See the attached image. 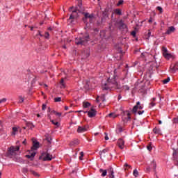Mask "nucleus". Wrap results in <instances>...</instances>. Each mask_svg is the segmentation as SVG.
<instances>
[{
	"label": "nucleus",
	"instance_id": "nucleus-47",
	"mask_svg": "<svg viewBox=\"0 0 178 178\" xmlns=\"http://www.w3.org/2000/svg\"><path fill=\"white\" fill-rule=\"evenodd\" d=\"M157 10H159L160 13H162L163 9L161 6L156 7Z\"/></svg>",
	"mask_w": 178,
	"mask_h": 178
},
{
	"label": "nucleus",
	"instance_id": "nucleus-4",
	"mask_svg": "<svg viewBox=\"0 0 178 178\" xmlns=\"http://www.w3.org/2000/svg\"><path fill=\"white\" fill-rule=\"evenodd\" d=\"M19 149H20L19 146H11L8 150V156H15Z\"/></svg>",
	"mask_w": 178,
	"mask_h": 178
},
{
	"label": "nucleus",
	"instance_id": "nucleus-25",
	"mask_svg": "<svg viewBox=\"0 0 178 178\" xmlns=\"http://www.w3.org/2000/svg\"><path fill=\"white\" fill-rule=\"evenodd\" d=\"M79 143V139H74L70 143V145H78Z\"/></svg>",
	"mask_w": 178,
	"mask_h": 178
},
{
	"label": "nucleus",
	"instance_id": "nucleus-26",
	"mask_svg": "<svg viewBox=\"0 0 178 178\" xmlns=\"http://www.w3.org/2000/svg\"><path fill=\"white\" fill-rule=\"evenodd\" d=\"M151 166L153 168L154 172L156 171V163L154 161H152Z\"/></svg>",
	"mask_w": 178,
	"mask_h": 178
},
{
	"label": "nucleus",
	"instance_id": "nucleus-44",
	"mask_svg": "<svg viewBox=\"0 0 178 178\" xmlns=\"http://www.w3.org/2000/svg\"><path fill=\"white\" fill-rule=\"evenodd\" d=\"M19 104H22V102H24V98H23V97L19 96Z\"/></svg>",
	"mask_w": 178,
	"mask_h": 178
},
{
	"label": "nucleus",
	"instance_id": "nucleus-38",
	"mask_svg": "<svg viewBox=\"0 0 178 178\" xmlns=\"http://www.w3.org/2000/svg\"><path fill=\"white\" fill-rule=\"evenodd\" d=\"M123 90H124L125 91H129V90H130V87H129V86L125 85L122 86Z\"/></svg>",
	"mask_w": 178,
	"mask_h": 178
},
{
	"label": "nucleus",
	"instance_id": "nucleus-62",
	"mask_svg": "<svg viewBox=\"0 0 178 178\" xmlns=\"http://www.w3.org/2000/svg\"><path fill=\"white\" fill-rule=\"evenodd\" d=\"M144 113V111H138V115H143Z\"/></svg>",
	"mask_w": 178,
	"mask_h": 178
},
{
	"label": "nucleus",
	"instance_id": "nucleus-58",
	"mask_svg": "<svg viewBox=\"0 0 178 178\" xmlns=\"http://www.w3.org/2000/svg\"><path fill=\"white\" fill-rule=\"evenodd\" d=\"M147 53H142L140 55V58H145Z\"/></svg>",
	"mask_w": 178,
	"mask_h": 178
},
{
	"label": "nucleus",
	"instance_id": "nucleus-40",
	"mask_svg": "<svg viewBox=\"0 0 178 178\" xmlns=\"http://www.w3.org/2000/svg\"><path fill=\"white\" fill-rule=\"evenodd\" d=\"M60 101H62V97L54 98V102H60Z\"/></svg>",
	"mask_w": 178,
	"mask_h": 178
},
{
	"label": "nucleus",
	"instance_id": "nucleus-6",
	"mask_svg": "<svg viewBox=\"0 0 178 178\" xmlns=\"http://www.w3.org/2000/svg\"><path fill=\"white\" fill-rule=\"evenodd\" d=\"M74 8L79 13H81L82 15H83V13H86V12H84L85 9H84V7L83 6V3L81 2V0H78L77 6H76Z\"/></svg>",
	"mask_w": 178,
	"mask_h": 178
},
{
	"label": "nucleus",
	"instance_id": "nucleus-50",
	"mask_svg": "<svg viewBox=\"0 0 178 178\" xmlns=\"http://www.w3.org/2000/svg\"><path fill=\"white\" fill-rule=\"evenodd\" d=\"M149 105H150L151 108H152V107L155 106V102H152V101L151 100V102H150Z\"/></svg>",
	"mask_w": 178,
	"mask_h": 178
},
{
	"label": "nucleus",
	"instance_id": "nucleus-24",
	"mask_svg": "<svg viewBox=\"0 0 178 178\" xmlns=\"http://www.w3.org/2000/svg\"><path fill=\"white\" fill-rule=\"evenodd\" d=\"M153 133H154V134H161V129H160V128L155 127V128L153 129Z\"/></svg>",
	"mask_w": 178,
	"mask_h": 178
},
{
	"label": "nucleus",
	"instance_id": "nucleus-55",
	"mask_svg": "<svg viewBox=\"0 0 178 178\" xmlns=\"http://www.w3.org/2000/svg\"><path fill=\"white\" fill-rule=\"evenodd\" d=\"M146 172H147V173H149V172H151V168L150 167L146 168Z\"/></svg>",
	"mask_w": 178,
	"mask_h": 178
},
{
	"label": "nucleus",
	"instance_id": "nucleus-59",
	"mask_svg": "<svg viewBox=\"0 0 178 178\" xmlns=\"http://www.w3.org/2000/svg\"><path fill=\"white\" fill-rule=\"evenodd\" d=\"M147 148L148 151H151L152 149V147H151V145H148L147 147Z\"/></svg>",
	"mask_w": 178,
	"mask_h": 178
},
{
	"label": "nucleus",
	"instance_id": "nucleus-34",
	"mask_svg": "<svg viewBox=\"0 0 178 178\" xmlns=\"http://www.w3.org/2000/svg\"><path fill=\"white\" fill-rule=\"evenodd\" d=\"M169 81H170V77H168L167 79L163 80V84H168V83H169Z\"/></svg>",
	"mask_w": 178,
	"mask_h": 178
},
{
	"label": "nucleus",
	"instance_id": "nucleus-37",
	"mask_svg": "<svg viewBox=\"0 0 178 178\" xmlns=\"http://www.w3.org/2000/svg\"><path fill=\"white\" fill-rule=\"evenodd\" d=\"M100 35L104 38H106V33L104 31L100 32Z\"/></svg>",
	"mask_w": 178,
	"mask_h": 178
},
{
	"label": "nucleus",
	"instance_id": "nucleus-22",
	"mask_svg": "<svg viewBox=\"0 0 178 178\" xmlns=\"http://www.w3.org/2000/svg\"><path fill=\"white\" fill-rule=\"evenodd\" d=\"M99 99L100 101H102V102H105V95H102L100 97H97L96 99L97 102H99Z\"/></svg>",
	"mask_w": 178,
	"mask_h": 178
},
{
	"label": "nucleus",
	"instance_id": "nucleus-52",
	"mask_svg": "<svg viewBox=\"0 0 178 178\" xmlns=\"http://www.w3.org/2000/svg\"><path fill=\"white\" fill-rule=\"evenodd\" d=\"M123 4V0H120L118 3V6H120V5Z\"/></svg>",
	"mask_w": 178,
	"mask_h": 178
},
{
	"label": "nucleus",
	"instance_id": "nucleus-56",
	"mask_svg": "<svg viewBox=\"0 0 178 178\" xmlns=\"http://www.w3.org/2000/svg\"><path fill=\"white\" fill-rule=\"evenodd\" d=\"M125 168H129V169H130L131 168V166L127 163H125L124 165Z\"/></svg>",
	"mask_w": 178,
	"mask_h": 178
},
{
	"label": "nucleus",
	"instance_id": "nucleus-15",
	"mask_svg": "<svg viewBox=\"0 0 178 178\" xmlns=\"http://www.w3.org/2000/svg\"><path fill=\"white\" fill-rule=\"evenodd\" d=\"M107 173L109 178H115V172L113 171V168H108L107 170Z\"/></svg>",
	"mask_w": 178,
	"mask_h": 178
},
{
	"label": "nucleus",
	"instance_id": "nucleus-39",
	"mask_svg": "<svg viewBox=\"0 0 178 178\" xmlns=\"http://www.w3.org/2000/svg\"><path fill=\"white\" fill-rule=\"evenodd\" d=\"M138 30V29H137V27L135 28V31H133L131 34V35H133V37H135L136 36V32Z\"/></svg>",
	"mask_w": 178,
	"mask_h": 178
},
{
	"label": "nucleus",
	"instance_id": "nucleus-45",
	"mask_svg": "<svg viewBox=\"0 0 178 178\" xmlns=\"http://www.w3.org/2000/svg\"><path fill=\"white\" fill-rule=\"evenodd\" d=\"M80 155L81 156H79V159H80V161H83V156H84V152H81Z\"/></svg>",
	"mask_w": 178,
	"mask_h": 178
},
{
	"label": "nucleus",
	"instance_id": "nucleus-64",
	"mask_svg": "<svg viewBox=\"0 0 178 178\" xmlns=\"http://www.w3.org/2000/svg\"><path fill=\"white\" fill-rule=\"evenodd\" d=\"M34 29H37L36 26H31V31H33V30H34Z\"/></svg>",
	"mask_w": 178,
	"mask_h": 178
},
{
	"label": "nucleus",
	"instance_id": "nucleus-57",
	"mask_svg": "<svg viewBox=\"0 0 178 178\" xmlns=\"http://www.w3.org/2000/svg\"><path fill=\"white\" fill-rule=\"evenodd\" d=\"M104 134H105V137H104L105 140H109V137H108V134L104 133Z\"/></svg>",
	"mask_w": 178,
	"mask_h": 178
},
{
	"label": "nucleus",
	"instance_id": "nucleus-12",
	"mask_svg": "<svg viewBox=\"0 0 178 178\" xmlns=\"http://www.w3.org/2000/svg\"><path fill=\"white\" fill-rule=\"evenodd\" d=\"M138 109H143V106H141L140 102H138L136 103V105L134 106V108L132 109V112L134 113H136V112H137V111H138Z\"/></svg>",
	"mask_w": 178,
	"mask_h": 178
},
{
	"label": "nucleus",
	"instance_id": "nucleus-46",
	"mask_svg": "<svg viewBox=\"0 0 178 178\" xmlns=\"http://www.w3.org/2000/svg\"><path fill=\"white\" fill-rule=\"evenodd\" d=\"M22 173H27V172H29V170L27 169V168H24L22 170Z\"/></svg>",
	"mask_w": 178,
	"mask_h": 178
},
{
	"label": "nucleus",
	"instance_id": "nucleus-61",
	"mask_svg": "<svg viewBox=\"0 0 178 178\" xmlns=\"http://www.w3.org/2000/svg\"><path fill=\"white\" fill-rule=\"evenodd\" d=\"M57 116H62V113L56 112V114Z\"/></svg>",
	"mask_w": 178,
	"mask_h": 178
},
{
	"label": "nucleus",
	"instance_id": "nucleus-5",
	"mask_svg": "<svg viewBox=\"0 0 178 178\" xmlns=\"http://www.w3.org/2000/svg\"><path fill=\"white\" fill-rule=\"evenodd\" d=\"M74 6L70 7L69 8L70 12H72V13L70 15V18H69L70 20H73L74 19H77V17H79V13H79V11L77 10H76L75 8L74 9Z\"/></svg>",
	"mask_w": 178,
	"mask_h": 178
},
{
	"label": "nucleus",
	"instance_id": "nucleus-9",
	"mask_svg": "<svg viewBox=\"0 0 178 178\" xmlns=\"http://www.w3.org/2000/svg\"><path fill=\"white\" fill-rule=\"evenodd\" d=\"M42 158L43 161H52V155L49 154L48 152H44L42 154Z\"/></svg>",
	"mask_w": 178,
	"mask_h": 178
},
{
	"label": "nucleus",
	"instance_id": "nucleus-27",
	"mask_svg": "<svg viewBox=\"0 0 178 178\" xmlns=\"http://www.w3.org/2000/svg\"><path fill=\"white\" fill-rule=\"evenodd\" d=\"M109 118H111L112 119H115V118H118V115L115 113H111L108 114Z\"/></svg>",
	"mask_w": 178,
	"mask_h": 178
},
{
	"label": "nucleus",
	"instance_id": "nucleus-8",
	"mask_svg": "<svg viewBox=\"0 0 178 178\" xmlns=\"http://www.w3.org/2000/svg\"><path fill=\"white\" fill-rule=\"evenodd\" d=\"M76 112H79V113L83 112V113H88V116L89 118H94V116L97 115V111L94 110V108H91L90 111H79Z\"/></svg>",
	"mask_w": 178,
	"mask_h": 178
},
{
	"label": "nucleus",
	"instance_id": "nucleus-51",
	"mask_svg": "<svg viewBox=\"0 0 178 178\" xmlns=\"http://www.w3.org/2000/svg\"><path fill=\"white\" fill-rule=\"evenodd\" d=\"M48 111L50 112V113L51 115H52V113H54V115L56 113V111H51V108H48Z\"/></svg>",
	"mask_w": 178,
	"mask_h": 178
},
{
	"label": "nucleus",
	"instance_id": "nucleus-36",
	"mask_svg": "<svg viewBox=\"0 0 178 178\" xmlns=\"http://www.w3.org/2000/svg\"><path fill=\"white\" fill-rule=\"evenodd\" d=\"M43 37H44V38H46L47 40H49V33L45 32L44 35H43Z\"/></svg>",
	"mask_w": 178,
	"mask_h": 178
},
{
	"label": "nucleus",
	"instance_id": "nucleus-60",
	"mask_svg": "<svg viewBox=\"0 0 178 178\" xmlns=\"http://www.w3.org/2000/svg\"><path fill=\"white\" fill-rule=\"evenodd\" d=\"M174 123H178V118L174 119Z\"/></svg>",
	"mask_w": 178,
	"mask_h": 178
},
{
	"label": "nucleus",
	"instance_id": "nucleus-41",
	"mask_svg": "<svg viewBox=\"0 0 178 178\" xmlns=\"http://www.w3.org/2000/svg\"><path fill=\"white\" fill-rule=\"evenodd\" d=\"M16 131H17V127H13V136H15L16 135Z\"/></svg>",
	"mask_w": 178,
	"mask_h": 178
},
{
	"label": "nucleus",
	"instance_id": "nucleus-16",
	"mask_svg": "<svg viewBox=\"0 0 178 178\" xmlns=\"http://www.w3.org/2000/svg\"><path fill=\"white\" fill-rule=\"evenodd\" d=\"M117 27H118L120 30H124V31H127V25L124 23L118 24Z\"/></svg>",
	"mask_w": 178,
	"mask_h": 178
},
{
	"label": "nucleus",
	"instance_id": "nucleus-30",
	"mask_svg": "<svg viewBox=\"0 0 178 178\" xmlns=\"http://www.w3.org/2000/svg\"><path fill=\"white\" fill-rule=\"evenodd\" d=\"M26 127H29V129H34V125L31 122H26Z\"/></svg>",
	"mask_w": 178,
	"mask_h": 178
},
{
	"label": "nucleus",
	"instance_id": "nucleus-48",
	"mask_svg": "<svg viewBox=\"0 0 178 178\" xmlns=\"http://www.w3.org/2000/svg\"><path fill=\"white\" fill-rule=\"evenodd\" d=\"M40 35V37H44V35L41 34V31H38V33L36 34V37H38Z\"/></svg>",
	"mask_w": 178,
	"mask_h": 178
},
{
	"label": "nucleus",
	"instance_id": "nucleus-32",
	"mask_svg": "<svg viewBox=\"0 0 178 178\" xmlns=\"http://www.w3.org/2000/svg\"><path fill=\"white\" fill-rule=\"evenodd\" d=\"M60 84L61 85V88H65V79H61Z\"/></svg>",
	"mask_w": 178,
	"mask_h": 178
},
{
	"label": "nucleus",
	"instance_id": "nucleus-31",
	"mask_svg": "<svg viewBox=\"0 0 178 178\" xmlns=\"http://www.w3.org/2000/svg\"><path fill=\"white\" fill-rule=\"evenodd\" d=\"M114 13H115V15H118L119 16H120L122 15V10L120 9H115L114 10Z\"/></svg>",
	"mask_w": 178,
	"mask_h": 178
},
{
	"label": "nucleus",
	"instance_id": "nucleus-11",
	"mask_svg": "<svg viewBox=\"0 0 178 178\" xmlns=\"http://www.w3.org/2000/svg\"><path fill=\"white\" fill-rule=\"evenodd\" d=\"M92 26H94V24L92 23H86V27H85V29L87 30H94L95 33H98L99 30L98 29H94L92 28Z\"/></svg>",
	"mask_w": 178,
	"mask_h": 178
},
{
	"label": "nucleus",
	"instance_id": "nucleus-54",
	"mask_svg": "<svg viewBox=\"0 0 178 178\" xmlns=\"http://www.w3.org/2000/svg\"><path fill=\"white\" fill-rule=\"evenodd\" d=\"M118 131V133H122V131H123V128H122V127H120Z\"/></svg>",
	"mask_w": 178,
	"mask_h": 178
},
{
	"label": "nucleus",
	"instance_id": "nucleus-13",
	"mask_svg": "<svg viewBox=\"0 0 178 178\" xmlns=\"http://www.w3.org/2000/svg\"><path fill=\"white\" fill-rule=\"evenodd\" d=\"M162 52H163V56L165 57L167 59H169V58L172 56L170 54L168 53V49H166V47L162 48Z\"/></svg>",
	"mask_w": 178,
	"mask_h": 178
},
{
	"label": "nucleus",
	"instance_id": "nucleus-35",
	"mask_svg": "<svg viewBox=\"0 0 178 178\" xmlns=\"http://www.w3.org/2000/svg\"><path fill=\"white\" fill-rule=\"evenodd\" d=\"M30 172H31V173H32V175H33V176H36V177H39L40 175L38 173H37L36 172H35L34 170H31Z\"/></svg>",
	"mask_w": 178,
	"mask_h": 178
},
{
	"label": "nucleus",
	"instance_id": "nucleus-21",
	"mask_svg": "<svg viewBox=\"0 0 178 178\" xmlns=\"http://www.w3.org/2000/svg\"><path fill=\"white\" fill-rule=\"evenodd\" d=\"M100 173H102V177H105L108 173V170L99 169Z\"/></svg>",
	"mask_w": 178,
	"mask_h": 178
},
{
	"label": "nucleus",
	"instance_id": "nucleus-3",
	"mask_svg": "<svg viewBox=\"0 0 178 178\" xmlns=\"http://www.w3.org/2000/svg\"><path fill=\"white\" fill-rule=\"evenodd\" d=\"M82 15H83V21L85 22H93V20H95V15L94 13L90 14V13L85 12L82 13Z\"/></svg>",
	"mask_w": 178,
	"mask_h": 178
},
{
	"label": "nucleus",
	"instance_id": "nucleus-23",
	"mask_svg": "<svg viewBox=\"0 0 178 178\" xmlns=\"http://www.w3.org/2000/svg\"><path fill=\"white\" fill-rule=\"evenodd\" d=\"M15 162H18L19 163H24V160L20 157H17L15 159Z\"/></svg>",
	"mask_w": 178,
	"mask_h": 178
},
{
	"label": "nucleus",
	"instance_id": "nucleus-53",
	"mask_svg": "<svg viewBox=\"0 0 178 178\" xmlns=\"http://www.w3.org/2000/svg\"><path fill=\"white\" fill-rule=\"evenodd\" d=\"M46 108H47V105L46 104H42V111H45Z\"/></svg>",
	"mask_w": 178,
	"mask_h": 178
},
{
	"label": "nucleus",
	"instance_id": "nucleus-19",
	"mask_svg": "<svg viewBox=\"0 0 178 178\" xmlns=\"http://www.w3.org/2000/svg\"><path fill=\"white\" fill-rule=\"evenodd\" d=\"M35 156V152H33L32 153H31V154L26 155V158H28V159H31V161H33Z\"/></svg>",
	"mask_w": 178,
	"mask_h": 178
},
{
	"label": "nucleus",
	"instance_id": "nucleus-20",
	"mask_svg": "<svg viewBox=\"0 0 178 178\" xmlns=\"http://www.w3.org/2000/svg\"><path fill=\"white\" fill-rule=\"evenodd\" d=\"M40 147V143L38 142H36L33 143V147H31L32 151H35L37 150L38 148Z\"/></svg>",
	"mask_w": 178,
	"mask_h": 178
},
{
	"label": "nucleus",
	"instance_id": "nucleus-17",
	"mask_svg": "<svg viewBox=\"0 0 178 178\" xmlns=\"http://www.w3.org/2000/svg\"><path fill=\"white\" fill-rule=\"evenodd\" d=\"M175 31H176V28H175V26H170L166 31L165 34H167L168 35H170V34L175 33Z\"/></svg>",
	"mask_w": 178,
	"mask_h": 178
},
{
	"label": "nucleus",
	"instance_id": "nucleus-28",
	"mask_svg": "<svg viewBox=\"0 0 178 178\" xmlns=\"http://www.w3.org/2000/svg\"><path fill=\"white\" fill-rule=\"evenodd\" d=\"M51 123L53 124H54V126H56V127H59L60 126V124H59V122H58L57 121H55L54 120H51Z\"/></svg>",
	"mask_w": 178,
	"mask_h": 178
},
{
	"label": "nucleus",
	"instance_id": "nucleus-42",
	"mask_svg": "<svg viewBox=\"0 0 178 178\" xmlns=\"http://www.w3.org/2000/svg\"><path fill=\"white\" fill-rule=\"evenodd\" d=\"M133 175L134 176H135V177H137V176H138V171H137V170L135 169L133 172Z\"/></svg>",
	"mask_w": 178,
	"mask_h": 178
},
{
	"label": "nucleus",
	"instance_id": "nucleus-33",
	"mask_svg": "<svg viewBox=\"0 0 178 178\" xmlns=\"http://www.w3.org/2000/svg\"><path fill=\"white\" fill-rule=\"evenodd\" d=\"M109 151V149H104L102 151L99 152V155H102V154H106Z\"/></svg>",
	"mask_w": 178,
	"mask_h": 178
},
{
	"label": "nucleus",
	"instance_id": "nucleus-18",
	"mask_svg": "<svg viewBox=\"0 0 178 178\" xmlns=\"http://www.w3.org/2000/svg\"><path fill=\"white\" fill-rule=\"evenodd\" d=\"M85 131H87V128H86V127H78L77 133H85Z\"/></svg>",
	"mask_w": 178,
	"mask_h": 178
},
{
	"label": "nucleus",
	"instance_id": "nucleus-29",
	"mask_svg": "<svg viewBox=\"0 0 178 178\" xmlns=\"http://www.w3.org/2000/svg\"><path fill=\"white\" fill-rule=\"evenodd\" d=\"M90 105H91V104H90V102H83V108H88V106H90Z\"/></svg>",
	"mask_w": 178,
	"mask_h": 178
},
{
	"label": "nucleus",
	"instance_id": "nucleus-14",
	"mask_svg": "<svg viewBox=\"0 0 178 178\" xmlns=\"http://www.w3.org/2000/svg\"><path fill=\"white\" fill-rule=\"evenodd\" d=\"M117 145L120 149H123L124 148V140L122 138L118 139Z\"/></svg>",
	"mask_w": 178,
	"mask_h": 178
},
{
	"label": "nucleus",
	"instance_id": "nucleus-10",
	"mask_svg": "<svg viewBox=\"0 0 178 178\" xmlns=\"http://www.w3.org/2000/svg\"><path fill=\"white\" fill-rule=\"evenodd\" d=\"M178 71V62L175 64L170 65V73H176Z\"/></svg>",
	"mask_w": 178,
	"mask_h": 178
},
{
	"label": "nucleus",
	"instance_id": "nucleus-63",
	"mask_svg": "<svg viewBox=\"0 0 178 178\" xmlns=\"http://www.w3.org/2000/svg\"><path fill=\"white\" fill-rule=\"evenodd\" d=\"M151 101L155 102L156 101V98L153 97Z\"/></svg>",
	"mask_w": 178,
	"mask_h": 178
},
{
	"label": "nucleus",
	"instance_id": "nucleus-49",
	"mask_svg": "<svg viewBox=\"0 0 178 178\" xmlns=\"http://www.w3.org/2000/svg\"><path fill=\"white\" fill-rule=\"evenodd\" d=\"M6 102V98H3L0 100V104H3Z\"/></svg>",
	"mask_w": 178,
	"mask_h": 178
},
{
	"label": "nucleus",
	"instance_id": "nucleus-1",
	"mask_svg": "<svg viewBox=\"0 0 178 178\" xmlns=\"http://www.w3.org/2000/svg\"><path fill=\"white\" fill-rule=\"evenodd\" d=\"M112 88H118V90H120L122 88L120 85L118 84V82H116V76L115 75L111 79V77H109L107 79V83L102 86V89L106 90H112Z\"/></svg>",
	"mask_w": 178,
	"mask_h": 178
},
{
	"label": "nucleus",
	"instance_id": "nucleus-43",
	"mask_svg": "<svg viewBox=\"0 0 178 178\" xmlns=\"http://www.w3.org/2000/svg\"><path fill=\"white\" fill-rule=\"evenodd\" d=\"M149 37H151V31L149 30L148 33L145 35L146 40H149Z\"/></svg>",
	"mask_w": 178,
	"mask_h": 178
},
{
	"label": "nucleus",
	"instance_id": "nucleus-2",
	"mask_svg": "<svg viewBox=\"0 0 178 178\" xmlns=\"http://www.w3.org/2000/svg\"><path fill=\"white\" fill-rule=\"evenodd\" d=\"M88 41H90V35L85 33L83 36L75 39V44L76 45H87Z\"/></svg>",
	"mask_w": 178,
	"mask_h": 178
},
{
	"label": "nucleus",
	"instance_id": "nucleus-7",
	"mask_svg": "<svg viewBox=\"0 0 178 178\" xmlns=\"http://www.w3.org/2000/svg\"><path fill=\"white\" fill-rule=\"evenodd\" d=\"M122 115V120L124 123L129 122V120H130V119H131L129 111H124Z\"/></svg>",
	"mask_w": 178,
	"mask_h": 178
}]
</instances>
